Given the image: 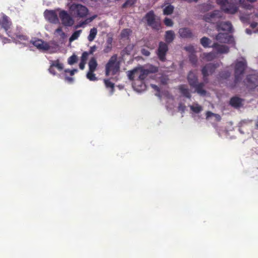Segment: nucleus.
I'll return each mask as SVG.
<instances>
[{"label": "nucleus", "mask_w": 258, "mask_h": 258, "mask_svg": "<svg viewBox=\"0 0 258 258\" xmlns=\"http://www.w3.org/2000/svg\"><path fill=\"white\" fill-rule=\"evenodd\" d=\"M137 0H127L122 6V8L132 7L137 2Z\"/></svg>", "instance_id": "e433bc0d"}, {"label": "nucleus", "mask_w": 258, "mask_h": 258, "mask_svg": "<svg viewBox=\"0 0 258 258\" xmlns=\"http://www.w3.org/2000/svg\"><path fill=\"white\" fill-rule=\"evenodd\" d=\"M87 24V22H86V20L84 21V22H82V23H81L79 25H78L76 27V28H78V27H81L83 25H85Z\"/></svg>", "instance_id": "338daca9"}, {"label": "nucleus", "mask_w": 258, "mask_h": 258, "mask_svg": "<svg viewBox=\"0 0 258 258\" xmlns=\"http://www.w3.org/2000/svg\"><path fill=\"white\" fill-rule=\"evenodd\" d=\"M151 87L154 89L155 90H156L158 92H160V89L159 87H158L157 85L154 84H151Z\"/></svg>", "instance_id": "13d9d810"}, {"label": "nucleus", "mask_w": 258, "mask_h": 258, "mask_svg": "<svg viewBox=\"0 0 258 258\" xmlns=\"http://www.w3.org/2000/svg\"><path fill=\"white\" fill-rule=\"evenodd\" d=\"M104 83L106 88L110 89L111 94H112L114 92V84L109 79H104Z\"/></svg>", "instance_id": "c85d7f7f"}, {"label": "nucleus", "mask_w": 258, "mask_h": 258, "mask_svg": "<svg viewBox=\"0 0 258 258\" xmlns=\"http://www.w3.org/2000/svg\"><path fill=\"white\" fill-rule=\"evenodd\" d=\"M174 7L171 4H168L163 10V14L164 15H171L174 11Z\"/></svg>", "instance_id": "bb28decb"}, {"label": "nucleus", "mask_w": 258, "mask_h": 258, "mask_svg": "<svg viewBox=\"0 0 258 258\" xmlns=\"http://www.w3.org/2000/svg\"><path fill=\"white\" fill-rule=\"evenodd\" d=\"M97 33V30L96 28H92L90 31V33L89 36H88V40L90 42H92L95 39Z\"/></svg>", "instance_id": "7c9ffc66"}, {"label": "nucleus", "mask_w": 258, "mask_h": 258, "mask_svg": "<svg viewBox=\"0 0 258 258\" xmlns=\"http://www.w3.org/2000/svg\"><path fill=\"white\" fill-rule=\"evenodd\" d=\"M221 17L220 11L219 10H214L211 13H208L204 15L203 19L206 22L213 23L217 18H220Z\"/></svg>", "instance_id": "6e6552de"}, {"label": "nucleus", "mask_w": 258, "mask_h": 258, "mask_svg": "<svg viewBox=\"0 0 258 258\" xmlns=\"http://www.w3.org/2000/svg\"><path fill=\"white\" fill-rule=\"evenodd\" d=\"M141 53L143 55L146 56H148L150 54V51L148 49H145V48H142L141 49Z\"/></svg>", "instance_id": "8fccbe9b"}, {"label": "nucleus", "mask_w": 258, "mask_h": 258, "mask_svg": "<svg viewBox=\"0 0 258 258\" xmlns=\"http://www.w3.org/2000/svg\"><path fill=\"white\" fill-rule=\"evenodd\" d=\"M48 71L49 72L53 75H55L56 74L55 71L54 69V67L53 66H51V65H50L48 69Z\"/></svg>", "instance_id": "5fc2aeb1"}, {"label": "nucleus", "mask_w": 258, "mask_h": 258, "mask_svg": "<svg viewBox=\"0 0 258 258\" xmlns=\"http://www.w3.org/2000/svg\"><path fill=\"white\" fill-rule=\"evenodd\" d=\"M185 50H186L187 51H188L189 52H190L191 53H195V49H194V46H186L184 48Z\"/></svg>", "instance_id": "864d4df0"}, {"label": "nucleus", "mask_w": 258, "mask_h": 258, "mask_svg": "<svg viewBox=\"0 0 258 258\" xmlns=\"http://www.w3.org/2000/svg\"><path fill=\"white\" fill-rule=\"evenodd\" d=\"M240 4L242 8L246 10H251L252 8V6L250 4L245 3L244 0L242 1Z\"/></svg>", "instance_id": "a19ab883"}, {"label": "nucleus", "mask_w": 258, "mask_h": 258, "mask_svg": "<svg viewBox=\"0 0 258 258\" xmlns=\"http://www.w3.org/2000/svg\"><path fill=\"white\" fill-rule=\"evenodd\" d=\"M238 8L235 4L229 2L225 6H223L222 9V11L228 14H234L238 11Z\"/></svg>", "instance_id": "2eb2a0df"}, {"label": "nucleus", "mask_w": 258, "mask_h": 258, "mask_svg": "<svg viewBox=\"0 0 258 258\" xmlns=\"http://www.w3.org/2000/svg\"><path fill=\"white\" fill-rule=\"evenodd\" d=\"M112 38L111 37H109L107 39L106 41V43L109 44H112Z\"/></svg>", "instance_id": "0e129e2a"}, {"label": "nucleus", "mask_w": 258, "mask_h": 258, "mask_svg": "<svg viewBox=\"0 0 258 258\" xmlns=\"http://www.w3.org/2000/svg\"><path fill=\"white\" fill-rule=\"evenodd\" d=\"M77 72H78L77 69H73L72 70H70L69 69H66L64 70V72L69 73L71 76H73L75 74V73Z\"/></svg>", "instance_id": "603ef678"}, {"label": "nucleus", "mask_w": 258, "mask_h": 258, "mask_svg": "<svg viewBox=\"0 0 258 258\" xmlns=\"http://www.w3.org/2000/svg\"><path fill=\"white\" fill-rule=\"evenodd\" d=\"M168 79L166 78H163L161 80V83L163 85H166L168 83Z\"/></svg>", "instance_id": "bf43d9fd"}, {"label": "nucleus", "mask_w": 258, "mask_h": 258, "mask_svg": "<svg viewBox=\"0 0 258 258\" xmlns=\"http://www.w3.org/2000/svg\"><path fill=\"white\" fill-rule=\"evenodd\" d=\"M219 78L221 79L225 80L228 79L230 76V73L229 71L221 72L219 74Z\"/></svg>", "instance_id": "58836bf2"}, {"label": "nucleus", "mask_w": 258, "mask_h": 258, "mask_svg": "<svg viewBox=\"0 0 258 258\" xmlns=\"http://www.w3.org/2000/svg\"><path fill=\"white\" fill-rule=\"evenodd\" d=\"M87 24V22H86V20L84 21V22H82V23H81L79 25H78L76 27V28H78V27H81L83 25H85Z\"/></svg>", "instance_id": "69168bd1"}, {"label": "nucleus", "mask_w": 258, "mask_h": 258, "mask_svg": "<svg viewBox=\"0 0 258 258\" xmlns=\"http://www.w3.org/2000/svg\"><path fill=\"white\" fill-rule=\"evenodd\" d=\"M155 15L153 11H150L145 15L147 24L152 29L159 30L161 28V24L159 21L155 19Z\"/></svg>", "instance_id": "7ed1b4c3"}, {"label": "nucleus", "mask_w": 258, "mask_h": 258, "mask_svg": "<svg viewBox=\"0 0 258 258\" xmlns=\"http://www.w3.org/2000/svg\"><path fill=\"white\" fill-rule=\"evenodd\" d=\"M86 62H84V61H80V63H79V68L81 70H83L85 68V64H86Z\"/></svg>", "instance_id": "6e6d98bb"}, {"label": "nucleus", "mask_w": 258, "mask_h": 258, "mask_svg": "<svg viewBox=\"0 0 258 258\" xmlns=\"http://www.w3.org/2000/svg\"><path fill=\"white\" fill-rule=\"evenodd\" d=\"M200 11L202 13L207 12L213 8V6L210 4H202L200 6Z\"/></svg>", "instance_id": "393cba45"}, {"label": "nucleus", "mask_w": 258, "mask_h": 258, "mask_svg": "<svg viewBox=\"0 0 258 258\" xmlns=\"http://www.w3.org/2000/svg\"><path fill=\"white\" fill-rule=\"evenodd\" d=\"M178 89L180 93L185 97L190 99L191 95L189 90L187 88L185 85H180L178 86Z\"/></svg>", "instance_id": "4be33fe9"}, {"label": "nucleus", "mask_w": 258, "mask_h": 258, "mask_svg": "<svg viewBox=\"0 0 258 258\" xmlns=\"http://www.w3.org/2000/svg\"><path fill=\"white\" fill-rule=\"evenodd\" d=\"M217 4L219 5L222 9L223 6H225L228 4V0H216Z\"/></svg>", "instance_id": "c03bdc74"}, {"label": "nucleus", "mask_w": 258, "mask_h": 258, "mask_svg": "<svg viewBox=\"0 0 258 258\" xmlns=\"http://www.w3.org/2000/svg\"><path fill=\"white\" fill-rule=\"evenodd\" d=\"M205 83L204 82L198 83L192 88L195 89V92L200 96H205L207 94V91L204 89Z\"/></svg>", "instance_id": "412c9836"}, {"label": "nucleus", "mask_w": 258, "mask_h": 258, "mask_svg": "<svg viewBox=\"0 0 258 258\" xmlns=\"http://www.w3.org/2000/svg\"><path fill=\"white\" fill-rule=\"evenodd\" d=\"M98 66L96 58L95 57H92L90 59L88 62L89 71L91 72H95Z\"/></svg>", "instance_id": "b1692460"}, {"label": "nucleus", "mask_w": 258, "mask_h": 258, "mask_svg": "<svg viewBox=\"0 0 258 258\" xmlns=\"http://www.w3.org/2000/svg\"><path fill=\"white\" fill-rule=\"evenodd\" d=\"M215 39L221 43H229L232 41L233 37L226 33H219L215 36Z\"/></svg>", "instance_id": "9b49d317"}, {"label": "nucleus", "mask_w": 258, "mask_h": 258, "mask_svg": "<svg viewBox=\"0 0 258 258\" xmlns=\"http://www.w3.org/2000/svg\"><path fill=\"white\" fill-rule=\"evenodd\" d=\"M211 47L215 49L217 53L220 54L227 53L229 51V48L228 46L225 45L219 44L217 42H215L211 46Z\"/></svg>", "instance_id": "dca6fc26"}, {"label": "nucleus", "mask_w": 258, "mask_h": 258, "mask_svg": "<svg viewBox=\"0 0 258 258\" xmlns=\"http://www.w3.org/2000/svg\"><path fill=\"white\" fill-rule=\"evenodd\" d=\"M246 67V63L245 61H239L235 64V74H243Z\"/></svg>", "instance_id": "aec40b11"}, {"label": "nucleus", "mask_w": 258, "mask_h": 258, "mask_svg": "<svg viewBox=\"0 0 258 258\" xmlns=\"http://www.w3.org/2000/svg\"><path fill=\"white\" fill-rule=\"evenodd\" d=\"M120 62L117 61V55L113 54L105 65V75L114 76L119 72Z\"/></svg>", "instance_id": "f03ea898"}, {"label": "nucleus", "mask_w": 258, "mask_h": 258, "mask_svg": "<svg viewBox=\"0 0 258 258\" xmlns=\"http://www.w3.org/2000/svg\"><path fill=\"white\" fill-rule=\"evenodd\" d=\"M185 108H186V106L184 104H183L182 103H179L178 106V111L183 113L185 111Z\"/></svg>", "instance_id": "de8ad7c7"}, {"label": "nucleus", "mask_w": 258, "mask_h": 258, "mask_svg": "<svg viewBox=\"0 0 258 258\" xmlns=\"http://www.w3.org/2000/svg\"><path fill=\"white\" fill-rule=\"evenodd\" d=\"M70 10L80 18L85 17L88 13V10L85 6L78 4L71 5Z\"/></svg>", "instance_id": "20e7f679"}, {"label": "nucleus", "mask_w": 258, "mask_h": 258, "mask_svg": "<svg viewBox=\"0 0 258 258\" xmlns=\"http://www.w3.org/2000/svg\"><path fill=\"white\" fill-rule=\"evenodd\" d=\"M55 33L59 34L62 37L65 35V33L62 31V28L60 27L55 30Z\"/></svg>", "instance_id": "09e8293b"}, {"label": "nucleus", "mask_w": 258, "mask_h": 258, "mask_svg": "<svg viewBox=\"0 0 258 258\" xmlns=\"http://www.w3.org/2000/svg\"><path fill=\"white\" fill-rule=\"evenodd\" d=\"M164 23L167 27H172L173 25L172 20L168 18H165L164 19Z\"/></svg>", "instance_id": "37998d69"}, {"label": "nucleus", "mask_w": 258, "mask_h": 258, "mask_svg": "<svg viewBox=\"0 0 258 258\" xmlns=\"http://www.w3.org/2000/svg\"><path fill=\"white\" fill-rule=\"evenodd\" d=\"M97 49V46L96 45H93L91 46L89 50V51H87L88 53L90 54H93L94 52Z\"/></svg>", "instance_id": "3c124183"}, {"label": "nucleus", "mask_w": 258, "mask_h": 258, "mask_svg": "<svg viewBox=\"0 0 258 258\" xmlns=\"http://www.w3.org/2000/svg\"><path fill=\"white\" fill-rule=\"evenodd\" d=\"M190 109L196 113H200L202 110V107L199 105L198 103L195 104V105L190 106Z\"/></svg>", "instance_id": "473e14b6"}, {"label": "nucleus", "mask_w": 258, "mask_h": 258, "mask_svg": "<svg viewBox=\"0 0 258 258\" xmlns=\"http://www.w3.org/2000/svg\"><path fill=\"white\" fill-rule=\"evenodd\" d=\"M244 84L249 90L254 89L257 86V82L254 76L248 75L244 81Z\"/></svg>", "instance_id": "f8f14e48"}, {"label": "nucleus", "mask_w": 258, "mask_h": 258, "mask_svg": "<svg viewBox=\"0 0 258 258\" xmlns=\"http://www.w3.org/2000/svg\"><path fill=\"white\" fill-rule=\"evenodd\" d=\"M232 29V25L229 21L219 22L216 25V30L218 31L222 30L231 32Z\"/></svg>", "instance_id": "4468645a"}, {"label": "nucleus", "mask_w": 258, "mask_h": 258, "mask_svg": "<svg viewBox=\"0 0 258 258\" xmlns=\"http://www.w3.org/2000/svg\"><path fill=\"white\" fill-rule=\"evenodd\" d=\"M11 25L12 22L6 15H4L0 18V26L4 29L9 36H10L9 30L10 29Z\"/></svg>", "instance_id": "9d476101"}, {"label": "nucleus", "mask_w": 258, "mask_h": 258, "mask_svg": "<svg viewBox=\"0 0 258 258\" xmlns=\"http://www.w3.org/2000/svg\"><path fill=\"white\" fill-rule=\"evenodd\" d=\"M214 117H215L216 118V120L217 121H220L221 119V117L220 116V115H219L218 114H215V115H214Z\"/></svg>", "instance_id": "680f3d73"}, {"label": "nucleus", "mask_w": 258, "mask_h": 258, "mask_svg": "<svg viewBox=\"0 0 258 258\" xmlns=\"http://www.w3.org/2000/svg\"><path fill=\"white\" fill-rule=\"evenodd\" d=\"M31 43L39 50H48L50 48V46L47 42L40 39L31 41Z\"/></svg>", "instance_id": "ddd939ff"}, {"label": "nucleus", "mask_w": 258, "mask_h": 258, "mask_svg": "<svg viewBox=\"0 0 258 258\" xmlns=\"http://www.w3.org/2000/svg\"><path fill=\"white\" fill-rule=\"evenodd\" d=\"M178 33L180 37L182 38H191L194 37L192 31L187 27L180 28Z\"/></svg>", "instance_id": "f3484780"}, {"label": "nucleus", "mask_w": 258, "mask_h": 258, "mask_svg": "<svg viewBox=\"0 0 258 258\" xmlns=\"http://www.w3.org/2000/svg\"><path fill=\"white\" fill-rule=\"evenodd\" d=\"M131 33L130 29H124L120 33V37L121 38H128Z\"/></svg>", "instance_id": "72a5a7b5"}, {"label": "nucleus", "mask_w": 258, "mask_h": 258, "mask_svg": "<svg viewBox=\"0 0 258 258\" xmlns=\"http://www.w3.org/2000/svg\"><path fill=\"white\" fill-rule=\"evenodd\" d=\"M189 61L192 63L194 66H196L198 62V58L195 53H190L189 55Z\"/></svg>", "instance_id": "f704fd0d"}, {"label": "nucleus", "mask_w": 258, "mask_h": 258, "mask_svg": "<svg viewBox=\"0 0 258 258\" xmlns=\"http://www.w3.org/2000/svg\"><path fill=\"white\" fill-rule=\"evenodd\" d=\"M204 56L208 60H212L215 57L214 54L213 52L205 53H204Z\"/></svg>", "instance_id": "79ce46f5"}, {"label": "nucleus", "mask_w": 258, "mask_h": 258, "mask_svg": "<svg viewBox=\"0 0 258 258\" xmlns=\"http://www.w3.org/2000/svg\"><path fill=\"white\" fill-rule=\"evenodd\" d=\"M112 49V44L106 43V45L103 49V52L105 53H107L111 51Z\"/></svg>", "instance_id": "49530a36"}, {"label": "nucleus", "mask_w": 258, "mask_h": 258, "mask_svg": "<svg viewBox=\"0 0 258 258\" xmlns=\"http://www.w3.org/2000/svg\"><path fill=\"white\" fill-rule=\"evenodd\" d=\"M257 25V23H256V22H253V23H252L251 24H250V26L252 28H254L256 27V26Z\"/></svg>", "instance_id": "774afa93"}, {"label": "nucleus", "mask_w": 258, "mask_h": 258, "mask_svg": "<svg viewBox=\"0 0 258 258\" xmlns=\"http://www.w3.org/2000/svg\"><path fill=\"white\" fill-rule=\"evenodd\" d=\"M138 75V69H136L132 71H129L128 73V79L131 80L135 82V81L137 79Z\"/></svg>", "instance_id": "c756f323"}, {"label": "nucleus", "mask_w": 258, "mask_h": 258, "mask_svg": "<svg viewBox=\"0 0 258 258\" xmlns=\"http://www.w3.org/2000/svg\"><path fill=\"white\" fill-rule=\"evenodd\" d=\"M244 100L237 96H234L231 98L229 104L235 108H240L242 106V102Z\"/></svg>", "instance_id": "6ab92c4d"}, {"label": "nucleus", "mask_w": 258, "mask_h": 258, "mask_svg": "<svg viewBox=\"0 0 258 258\" xmlns=\"http://www.w3.org/2000/svg\"><path fill=\"white\" fill-rule=\"evenodd\" d=\"M94 72H91L89 71L87 74V78L90 81H96L97 78L95 76V74L94 73Z\"/></svg>", "instance_id": "ea45409f"}, {"label": "nucleus", "mask_w": 258, "mask_h": 258, "mask_svg": "<svg viewBox=\"0 0 258 258\" xmlns=\"http://www.w3.org/2000/svg\"><path fill=\"white\" fill-rule=\"evenodd\" d=\"M89 55L87 51L83 52L81 57V60L86 62Z\"/></svg>", "instance_id": "a18cd8bd"}, {"label": "nucleus", "mask_w": 258, "mask_h": 258, "mask_svg": "<svg viewBox=\"0 0 258 258\" xmlns=\"http://www.w3.org/2000/svg\"><path fill=\"white\" fill-rule=\"evenodd\" d=\"M19 39L21 40H26L28 39V37L26 36L20 35L19 36Z\"/></svg>", "instance_id": "e2e57ef3"}, {"label": "nucleus", "mask_w": 258, "mask_h": 258, "mask_svg": "<svg viewBox=\"0 0 258 258\" xmlns=\"http://www.w3.org/2000/svg\"><path fill=\"white\" fill-rule=\"evenodd\" d=\"M82 32L81 30H77L75 31L71 36L70 37L69 40L70 42H72L78 38V37L80 36L81 33Z\"/></svg>", "instance_id": "c9c22d12"}, {"label": "nucleus", "mask_w": 258, "mask_h": 258, "mask_svg": "<svg viewBox=\"0 0 258 258\" xmlns=\"http://www.w3.org/2000/svg\"><path fill=\"white\" fill-rule=\"evenodd\" d=\"M78 61V57L75 54H73L69 57L68 59V63L70 65H73Z\"/></svg>", "instance_id": "4c0bfd02"}, {"label": "nucleus", "mask_w": 258, "mask_h": 258, "mask_svg": "<svg viewBox=\"0 0 258 258\" xmlns=\"http://www.w3.org/2000/svg\"><path fill=\"white\" fill-rule=\"evenodd\" d=\"M218 67L217 64L209 63L206 64L202 69V74L203 76V79L205 82H207L208 77L212 74Z\"/></svg>", "instance_id": "423d86ee"}, {"label": "nucleus", "mask_w": 258, "mask_h": 258, "mask_svg": "<svg viewBox=\"0 0 258 258\" xmlns=\"http://www.w3.org/2000/svg\"><path fill=\"white\" fill-rule=\"evenodd\" d=\"M187 80L191 88L195 86L196 84L199 83L197 75L191 71L188 73L187 76Z\"/></svg>", "instance_id": "a211bd4d"}, {"label": "nucleus", "mask_w": 258, "mask_h": 258, "mask_svg": "<svg viewBox=\"0 0 258 258\" xmlns=\"http://www.w3.org/2000/svg\"><path fill=\"white\" fill-rule=\"evenodd\" d=\"M215 114V113H213V112H212L211 111H207L206 112V118L208 119V118H209L210 117L214 116Z\"/></svg>", "instance_id": "4d7b16f0"}, {"label": "nucleus", "mask_w": 258, "mask_h": 258, "mask_svg": "<svg viewBox=\"0 0 258 258\" xmlns=\"http://www.w3.org/2000/svg\"><path fill=\"white\" fill-rule=\"evenodd\" d=\"M65 80L70 83H72L74 81V79L72 77H66Z\"/></svg>", "instance_id": "052dcab7"}, {"label": "nucleus", "mask_w": 258, "mask_h": 258, "mask_svg": "<svg viewBox=\"0 0 258 258\" xmlns=\"http://www.w3.org/2000/svg\"><path fill=\"white\" fill-rule=\"evenodd\" d=\"M59 17L61 21V23L65 26H72L74 24V20L64 10H62L59 12Z\"/></svg>", "instance_id": "0eeeda50"}, {"label": "nucleus", "mask_w": 258, "mask_h": 258, "mask_svg": "<svg viewBox=\"0 0 258 258\" xmlns=\"http://www.w3.org/2000/svg\"><path fill=\"white\" fill-rule=\"evenodd\" d=\"M51 65L56 68L59 71H61L63 69V64L60 62L59 59L52 61Z\"/></svg>", "instance_id": "2f4dec72"}, {"label": "nucleus", "mask_w": 258, "mask_h": 258, "mask_svg": "<svg viewBox=\"0 0 258 258\" xmlns=\"http://www.w3.org/2000/svg\"><path fill=\"white\" fill-rule=\"evenodd\" d=\"M45 19L50 23L57 24L59 20L57 14L53 10H46L44 12Z\"/></svg>", "instance_id": "1a4fd4ad"}, {"label": "nucleus", "mask_w": 258, "mask_h": 258, "mask_svg": "<svg viewBox=\"0 0 258 258\" xmlns=\"http://www.w3.org/2000/svg\"><path fill=\"white\" fill-rule=\"evenodd\" d=\"M175 38V33L172 30H168L166 31L165 34V43H171Z\"/></svg>", "instance_id": "5701e85b"}, {"label": "nucleus", "mask_w": 258, "mask_h": 258, "mask_svg": "<svg viewBox=\"0 0 258 258\" xmlns=\"http://www.w3.org/2000/svg\"><path fill=\"white\" fill-rule=\"evenodd\" d=\"M200 43L204 48L211 47V46L210 45L211 40L207 37H202L200 40Z\"/></svg>", "instance_id": "cd10ccee"}, {"label": "nucleus", "mask_w": 258, "mask_h": 258, "mask_svg": "<svg viewBox=\"0 0 258 258\" xmlns=\"http://www.w3.org/2000/svg\"><path fill=\"white\" fill-rule=\"evenodd\" d=\"M137 69V79L135 82H133V86L137 91H141L145 88V84L144 82V80L150 74L156 73L158 71V69L156 67H152L150 69Z\"/></svg>", "instance_id": "f257e3e1"}, {"label": "nucleus", "mask_w": 258, "mask_h": 258, "mask_svg": "<svg viewBox=\"0 0 258 258\" xmlns=\"http://www.w3.org/2000/svg\"><path fill=\"white\" fill-rule=\"evenodd\" d=\"M168 44L164 42L160 41L159 43L158 48L157 50V55L160 59L162 62L165 61L166 55L168 51Z\"/></svg>", "instance_id": "39448f33"}, {"label": "nucleus", "mask_w": 258, "mask_h": 258, "mask_svg": "<svg viewBox=\"0 0 258 258\" xmlns=\"http://www.w3.org/2000/svg\"><path fill=\"white\" fill-rule=\"evenodd\" d=\"M234 82L230 85V87L232 89L235 88L242 79V74L234 73Z\"/></svg>", "instance_id": "a878e982"}]
</instances>
